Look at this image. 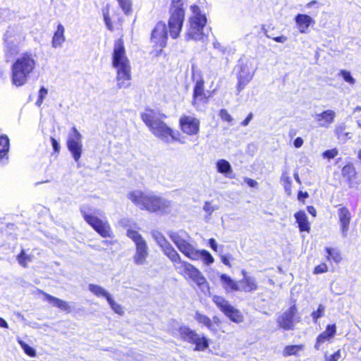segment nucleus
I'll return each mask as SVG.
<instances>
[{
    "label": "nucleus",
    "instance_id": "35",
    "mask_svg": "<svg viewBox=\"0 0 361 361\" xmlns=\"http://www.w3.org/2000/svg\"><path fill=\"white\" fill-rule=\"evenodd\" d=\"M194 319L199 324L207 327V329L209 331H210L212 332V331H214V329H212V319L207 315L202 314L200 312L197 311L195 313Z\"/></svg>",
    "mask_w": 361,
    "mask_h": 361
},
{
    "label": "nucleus",
    "instance_id": "17",
    "mask_svg": "<svg viewBox=\"0 0 361 361\" xmlns=\"http://www.w3.org/2000/svg\"><path fill=\"white\" fill-rule=\"evenodd\" d=\"M312 116L318 127L328 128L334 123L336 114L334 110L327 109L321 113H315Z\"/></svg>",
    "mask_w": 361,
    "mask_h": 361
},
{
    "label": "nucleus",
    "instance_id": "8",
    "mask_svg": "<svg viewBox=\"0 0 361 361\" xmlns=\"http://www.w3.org/2000/svg\"><path fill=\"white\" fill-rule=\"evenodd\" d=\"M80 212L87 224L102 237H111L112 231L109 221L106 219H99L96 215L97 214L96 209L92 208L90 205L84 204L80 207Z\"/></svg>",
    "mask_w": 361,
    "mask_h": 361
},
{
    "label": "nucleus",
    "instance_id": "21",
    "mask_svg": "<svg viewBox=\"0 0 361 361\" xmlns=\"http://www.w3.org/2000/svg\"><path fill=\"white\" fill-rule=\"evenodd\" d=\"M241 274L243 279L238 282V291L252 292L256 290L258 286L255 278L247 275L245 270H242Z\"/></svg>",
    "mask_w": 361,
    "mask_h": 361
},
{
    "label": "nucleus",
    "instance_id": "16",
    "mask_svg": "<svg viewBox=\"0 0 361 361\" xmlns=\"http://www.w3.org/2000/svg\"><path fill=\"white\" fill-rule=\"evenodd\" d=\"M181 130L189 135H195L200 131L199 119L192 116H182L179 119Z\"/></svg>",
    "mask_w": 361,
    "mask_h": 361
},
{
    "label": "nucleus",
    "instance_id": "28",
    "mask_svg": "<svg viewBox=\"0 0 361 361\" xmlns=\"http://www.w3.org/2000/svg\"><path fill=\"white\" fill-rule=\"evenodd\" d=\"M65 29L61 24H59L52 37L51 44L54 48L61 47L65 42Z\"/></svg>",
    "mask_w": 361,
    "mask_h": 361
},
{
    "label": "nucleus",
    "instance_id": "53",
    "mask_svg": "<svg viewBox=\"0 0 361 361\" xmlns=\"http://www.w3.org/2000/svg\"><path fill=\"white\" fill-rule=\"evenodd\" d=\"M328 270L327 265L326 264H321L314 268V274H322L326 272Z\"/></svg>",
    "mask_w": 361,
    "mask_h": 361
},
{
    "label": "nucleus",
    "instance_id": "37",
    "mask_svg": "<svg viewBox=\"0 0 361 361\" xmlns=\"http://www.w3.org/2000/svg\"><path fill=\"white\" fill-rule=\"evenodd\" d=\"M17 260L21 266H23V267H26L27 263L32 262V256L27 255L25 252L23 250H22L20 253L17 257Z\"/></svg>",
    "mask_w": 361,
    "mask_h": 361
},
{
    "label": "nucleus",
    "instance_id": "52",
    "mask_svg": "<svg viewBox=\"0 0 361 361\" xmlns=\"http://www.w3.org/2000/svg\"><path fill=\"white\" fill-rule=\"evenodd\" d=\"M212 329H214V331H212L213 333H217L218 328L220 326L221 320L219 317L214 316L213 317L212 319Z\"/></svg>",
    "mask_w": 361,
    "mask_h": 361
},
{
    "label": "nucleus",
    "instance_id": "22",
    "mask_svg": "<svg viewBox=\"0 0 361 361\" xmlns=\"http://www.w3.org/2000/svg\"><path fill=\"white\" fill-rule=\"evenodd\" d=\"M338 216L341 225V230L343 237H346L349 230V225L351 221V214L349 209L343 207L338 209Z\"/></svg>",
    "mask_w": 361,
    "mask_h": 361
},
{
    "label": "nucleus",
    "instance_id": "50",
    "mask_svg": "<svg viewBox=\"0 0 361 361\" xmlns=\"http://www.w3.org/2000/svg\"><path fill=\"white\" fill-rule=\"evenodd\" d=\"M338 150L336 149H328L323 153L324 158L329 159H334L338 155Z\"/></svg>",
    "mask_w": 361,
    "mask_h": 361
},
{
    "label": "nucleus",
    "instance_id": "30",
    "mask_svg": "<svg viewBox=\"0 0 361 361\" xmlns=\"http://www.w3.org/2000/svg\"><path fill=\"white\" fill-rule=\"evenodd\" d=\"M296 222L300 231H307L310 230V224L307 220V215L305 212L299 211L295 214Z\"/></svg>",
    "mask_w": 361,
    "mask_h": 361
},
{
    "label": "nucleus",
    "instance_id": "31",
    "mask_svg": "<svg viewBox=\"0 0 361 361\" xmlns=\"http://www.w3.org/2000/svg\"><path fill=\"white\" fill-rule=\"evenodd\" d=\"M273 24H264L263 30L267 37L273 39L276 42L284 43L287 41V37L284 35L278 36V32H274V27H271Z\"/></svg>",
    "mask_w": 361,
    "mask_h": 361
},
{
    "label": "nucleus",
    "instance_id": "34",
    "mask_svg": "<svg viewBox=\"0 0 361 361\" xmlns=\"http://www.w3.org/2000/svg\"><path fill=\"white\" fill-rule=\"evenodd\" d=\"M195 345V350L198 351H204L209 347V340L204 335L196 334L194 342L191 343Z\"/></svg>",
    "mask_w": 361,
    "mask_h": 361
},
{
    "label": "nucleus",
    "instance_id": "39",
    "mask_svg": "<svg viewBox=\"0 0 361 361\" xmlns=\"http://www.w3.org/2000/svg\"><path fill=\"white\" fill-rule=\"evenodd\" d=\"M119 6L126 15L132 13V0H117Z\"/></svg>",
    "mask_w": 361,
    "mask_h": 361
},
{
    "label": "nucleus",
    "instance_id": "40",
    "mask_svg": "<svg viewBox=\"0 0 361 361\" xmlns=\"http://www.w3.org/2000/svg\"><path fill=\"white\" fill-rule=\"evenodd\" d=\"M326 251L328 254V260L332 259L336 263H338L341 260V256L340 253L336 250L335 249L330 248V247H326Z\"/></svg>",
    "mask_w": 361,
    "mask_h": 361
},
{
    "label": "nucleus",
    "instance_id": "60",
    "mask_svg": "<svg viewBox=\"0 0 361 361\" xmlns=\"http://www.w3.org/2000/svg\"><path fill=\"white\" fill-rule=\"evenodd\" d=\"M209 245L214 251H217V243L214 238L209 240Z\"/></svg>",
    "mask_w": 361,
    "mask_h": 361
},
{
    "label": "nucleus",
    "instance_id": "54",
    "mask_svg": "<svg viewBox=\"0 0 361 361\" xmlns=\"http://www.w3.org/2000/svg\"><path fill=\"white\" fill-rule=\"evenodd\" d=\"M0 15L3 17L4 20H9L12 13L8 8H0Z\"/></svg>",
    "mask_w": 361,
    "mask_h": 361
},
{
    "label": "nucleus",
    "instance_id": "7",
    "mask_svg": "<svg viewBox=\"0 0 361 361\" xmlns=\"http://www.w3.org/2000/svg\"><path fill=\"white\" fill-rule=\"evenodd\" d=\"M25 39L21 27L12 25L8 27L4 35V52L6 61L13 59L20 51V45Z\"/></svg>",
    "mask_w": 361,
    "mask_h": 361
},
{
    "label": "nucleus",
    "instance_id": "47",
    "mask_svg": "<svg viewBox=\"0 0 361 361\" xmlns=\"http://www.w3.org/2000/svg\"><path fill=\"white\" fill-rule=\"evenodd\" d=\"M336 133L338 138L340 140H341L343 142H345L347 140L348 133L344 132V128H343L341 126L338 127L336 130Z\"/></svg>",
    "mask_w": 361,
    "mask_h": 361
},
{
    "label": "nucleus",
    "instance_id": "10",
    "mask_svg": "<svg viewBox=\"0 0 361 361\" xmlns=\"http://www.w3.org/2000/svg\"><path fill=\"white\" fill-rule=\"evenodd\" d=\"M256 67H255L252 61L247 59L239 60L235 67L238 84L237 90L240 92L245 86L252 80Z\"/></svg>",
    "mask_w": 361,
    "mask_h": 361
},
{
    "label": "nucleus",
    "instance_id": "62",
    "mask_svg": "<svg viewBox=\"0 0 361 361\" xmlns=\"http://www.w3.org/2000/svg\"><path fill=\"white\" fill-rule=\"evenodd\" d=\"M303 144V140L302 138L298 137H297L295 140H294V142H293V145L294 146L296 147V148H299Z\"/></svg>",
    "mask_w": 361,
    "mask_h": 361
},
{
    "label": "nucleus",
    "instance_id": "48",
    "mask_svg": "<svg viewBox=\"0 0 361 361\" xmlns=\"http://www.w3.org/2000/svg\"><path fill=\"white\" fill-rule=\"evenodd\" d=\"M309 25L310 24H295L294 27L295 35H297L298 32L300 33H306L309 31Z\"/></svg>",
    "mask_w": 361,
    "mask_h": 361
},
{
    "label": "nucleus",
    "instance_id": "25",
    "mask_svg": "<svg viewBox=\"0 0 361 361\" xmlns=\"http://www.w3.org/2000/svg\"><path fill=\"white\" fill-rule=\"evenodd\" d=\"M220 281L222 287L227 293L239 290V286L238 282L233 280L226 274H220Z\"/></svg>",
    "mask_w": 361,
    "mask_h": 361
},
{
    "label": "nucleus",
    "instance_id": "43",
    "mask_svg": "<svg viewBox=\"0 0 361 361\" xmlns=\"http://www.w3.org/2000/svg\"><path fill=\"white\" fill-rule=\"evenodd\" d=\"M107 302L114 312L118 314H122L123 313L121 306L117 302H116L111 296L110 298H109Z\"/></svg>",
    "mask_w": 361,
    "mask_h": 361
},
{
    "label": "nucleus",
    "instance_id": "6",
    "mask_svg": "<svg viewBox=\"0 0 361 361\" xmlns=\"http://www.w3.org/2000/svg\"><path fill=\"white\" fill-rule=\"evenodd\" d=\"M183 24H157L152 30L151 40L154 44L155 49L151 52L154 56H158L166 47L168 33L173 39L176 38Z\"/></svg>",
    "mask_w": 361,
    "mask_h": 361
},
{
    "label": "nucleus",
    "instance_id": "33",
    "mask_svg": "<svg viewBox=\"0 0 361 361\" xmlns=\"http://www.w3.org/2000/svg\"><path fill=\"white\" fill-rule=\"evenodd\" d=\"M88 289L95 296L98 298H104L106 300V301L111 296V295L107 290L99 285L90 283L88 286Z\"/></svg>",
    "mask_w": 361,
    "mask_h": 361
},
{
    "label": "nucleus",
    "instance_id": "19",
    "mask_svg": "<svg viewBox=\"0 0 361 361\" xmlns=\"http://www.w3.org/2000/svg\"><path fill=\"white\" fill-rule=\"evenodd\" d=\"M206 24H190L187 32V38L194 40H203L209 32Z\"/></svg>",
    "mask_w": 361,
    "mask_h": 361
},
{
    "label": "nucleus",
    "instance_id": "5",
    "mask_svg": "<svg viewBox=\"0 0 361 361\" xmlns=\"http://www.w3.org/2000/svg\"><path fill=\"white\" fill-rule=\"evenodd\" d=\"M37 61L35 56L25 53L18 57L11 66V83L16 87L25 85L35 69Z\"/></svg>",
    "mask_w": 361,
    "mask_h": 361
},
{
    "label": "nucleus",
    "instance_id": "20",
    "mask_svg": "<svg viewBox=\"0 0 361 361\" xmlns=\"http://www.w3.org/2000/svg\"><path fill=\"white\" fill-rule=\"evenodd\" d=\"M336 326L334 324L327 325L325 331L319 334L317 337L314 348L319 350H320L322 345L324 343L331 342V340L336 334Z\"/></svg>",
    "mask_w": 361,
    "mask_h": 361
},
{
    "label": "nucleus",
    "instance_id": "49",
    "mask_svg": "<svg viewBox=\"0 0 361 361\" xmlns=\"http://www.w3.org/2000/svg\"><path fill=\"white\" fill-rule=\"evenodd\" d=\"M312 19L307 15L298 14L295 17V23H312Z\"/></svg>",
    "mask_w": 361,
    "mask_h": 361
},
{
    "label": "nucleus",
    "instance_id": "63",
    "mask_svg": "<svg viewBox=\"0 0 361 361\" xmlns=\"http://www.w3.org/2000/svg\"><path fill=\"white\" fill-rule=\"evenodd\" d=\"M252 114L250 113L248 114L247 118L241 123V125L243 126H247L249 124V123L250 122V121L252 120Z\"/></svg>",
    "mask_w": 361,
    "mask_h": 361
},
{
    "label": "nucleus",
    "instance_id": "46",
    "mask_svg": "<svg viewBox=\"0 0 361 361\" xmlns=\"http://www.w3.org/2000/svg\"><path fill=\"white\" fill-rule=\"evenodd\" d=\"M340 75L343 77V80L350 83V85H354L355 82V80L353 78L350 73L349 71L342 70L340 72Z\"/></svg>",
    "mask_w": 361,
    "mask_h": 361
},
{
    "label": "nucleus",
    "instance_id": "29",
    "mask_svg": "<svg viewBox=\"0 0 361 361\" xmlns=\"http://www.w3.org/2000/svg\"><path fill=\"white\" fill-rule=\"evenodd\" d=\"M171 16L168 23H183L185 11L181 6H171Z\"/></svg>",
    "mask_w": 361,
    "mask_h": 361
},
{
    "label": "nucleus",
    "instance_id": "64",
    "mask_svg": "<svg viewBox=\"0 0 361 361\" xmlns=\"http://www.w3.org/2000/svg\"><path fill=\"white\" fill-rule=\"evenodd\" d=\"M0 327L5 328V329H8V324L6 322V321L5 319H4L3 318H1V317H0Z\"/></svg>",
    "mask_w": 361,
    "mask_h": 361
},
{
    "label": "nucleus",
    "instance_id": "42",
    "mask_svg": "<svg viewBox=\"0 0 361 361\" xmlns=\"http://www.w3.org/2000/svg\"><path fill=\"white\" fill-rule=\"evenodd\" d=\"M325 312V307L320 304L318 306V308L316 311H314L311 314V317L312 318V320L314 323L317 322V320L324 316Z\"/></svg>",
    "mask_w": 361,
    "mask_h": 361
},
{
    "label": "nucleus",
    "instance_id": "26",
    "mask_svg": "<svg viewBox=\"0 0 361 361\" xmlns=\"http://www.w3.org/2000/svg\"><path fill=\"white\" fill-rule=\"evenodd\" d=\"M44 295V298L47 301H48L52 306L58 307L61 310L70 312L71 307L68 303L61 299L54 297L48 293H42Z\"/></svg>",
    "mask_w": 361,
    "mask_h": 361
},
{
    "label": "nucleus",
    "instance_id": "14",
    "mask_svg": "<svg viewBox=\"0 0 361 361\" xmlns=\"http://www.w3.org/2000/svg\"><path fill=\"white\" fill-rule=\"evenodd\" d=\"M212 301L232 322L240 323L243 321V316L240 312L233 307L224 298L219 295H214Z\"/></svg>",
    "mask_w": 361,
    "mask_h": 361
},
{
    "label": "nucleus",
    "instance_id": "61",
    "mask_svg": "<svg viewBox=\"0 0 361 361\" xmlns=\"http://www.w3.org/2000/svg\"><path fill=\"white\" fill-rule=\"evenodd\" d=\"M185 0H172L171 6H181L183 7Z\"/></svg>",
    "mask_w": 361,
    "mask_h": 361
},
{
    "label": "nucleus",
    "instance_id": "9",
    "mask_svg": "<svg viewBox=\"0 0 361 361\" xmlns=\"http://www.w3.org/2000/svg\"><path fill=\"white\" fill-rule=\"evenodd\" d=\"M169 238L176 245L178 250L191 260H197L199 252L196 247L191 243L192 238L184 231L170 232Z\"/></svg>",
    "mask_w": 361,
    "mask_h": 361
},
{
    "label": "nucleus",
    "instance_id": "41",
    "mask_svg": "<svg viewBox=\"0 0 361 361\" xmlns=\"http://www.w3.org/2000/svg\"><path fill=\"white\" fill-rule=\"evenodd\" d=\"M18 342L19 345H20V347L24 350L25 354H27V355H29L30 357H34L36 356V351L33 348L30 347V345H28L27 343H25L24 341H23L21 340H18Z\"/></svg>",
    "mask_w": 361,
    "mask_h": 361
},
{
    "label": "nucleus",
    "instance_id": "24",
    "mask_svg": "<svg viewBox=\"0 0 361 361\" xmlns=\"http://www.w3.org/2000/svg\"><path fill=\"white\" fill-rule=\"evenodd\" d=\"M9 139L6 135L0 136V166L4 167L9 162Z\"/></svg>",
    "mask_w": 361,
    "mask_h": 361
},
{
    "label": "nucleus",
    "instance_id": "38",
    "mask_svg": "<svg viewBox=\"0 0 361 361\" xmlns=\"http://www.w3.org/2000/svg\"><path fill=\"white\" fill-rule=\"evenodd\" d=\"M197 252H199L198 259L200 258H202L204 263L206 264L207 265H209L214 262V258L208 251L205 250H197Z\"/></svg>",
    "mask_w": 361,
    "mask_h": 361
},
{
    "label": "nucleus",
    "instance_id": "57",
    "mask_svg": "<svg viewBox=\"0 0 361 361\" xmlns=\"http://www.w3.org/2000/svg\"><path fill=\"white\" fill-rule=\"evenodd\" d=\"M220 257H221V260L224 264L231 267V264H230L231 256L230 255H221Z\"/></svg>",
    "mask_w": 361,
    "mask_h": 361
},
{
    "label": "nucleus",
    "instance_id": "36",
    "mask_svg": "<svg viewBox=\"0 0 361 361\" xmlns=\"http://www.w3.org/2000/svg\"><path fill=\"white\" fill-rule=\"evenodd\" d=\"M304 350V345H287L283 351V355L286 357L290 355H297L298 353Z\"/></svg>",
    "mask_w": 361,
    "mask_h": 361
},
{
    "label": "nucleus",
    "instance_id": "45",
    "mask_svg": "<svg viewBox=\"0 0 361 361\" xmlns=\"http://www.w3.org/2000/svg\"><path fill=\"white\" fill-rule=\"evenodd\" d=\"M281 180L284 183V188L286 192L290 195L291 191V180L289 176H288L287 173H283L281 178Z\"/></svg>",
    "mask_w": 361,
    "mask_h": 361
},
{
    "label": "nucleus",
    "instance_id": "55",
    "mask_svg": "<svg viewBox=\"0 0 361 361\" xmlns=\"http://www.w3.org/2000/svg\"><path fill=\"white\" fill-rule=\"evenodd\" d=\"M341 357V350H338L334 354L326 356V361H337Z\"/></svg>",
    "mask_w": 361,
    "mask_h": 361
},
{
    "label": "nucleus",
    "instance_id": "11",
    "mask_svg": "<svg viewBox=\"0 0 361 361\" xmlns=\"http://www.w3.org/2000/svg\"><path fill=\"white\" fill-rule=\"evenodd\" d=\"M127 236L135 244V253L133 256L135 264L137 265L145 264L148 256V247L146 241L137 231L133 229L127 231Z\"/></svg>",
    "mask_w": 361,
    "mask_h": 361
},
{
    "label": "nucleus",
    "instance_id": "12",
    "mask_svg": "<svg viewBox=\"0 0 361 361\" xmlns=\"http://www.w3.org/2000/svg\"><path fill=\"white\" fill-rule=\"evenodd\" d=\"M301 321L295 305H291L283 312L277 318L278 326L285 331L292 330Z\"/></svg>",
    "mask_w": 361,
    "mask_h": 361
},
{
    "label": "nucleus",
    "instance_id": "23",
    "mask_svg": "<svg viewBox=\"0 0 361 361\" xmlns=\"http://www.w3.org/2000/svg\"><path fill=\"white\" fill-rule=\"evenodd\" d=\"M197 331L185 325H180L177 329L173 331L174 336H179L183 341L191 343L194 342Z\"/></svg>",
    "mask_w": 361,
    "mask_h": 361
},
{
    "label": "nucleus",
    "instance_id": "15",
    "mask_svg": "<svg viewBox=\"0 0 361 361\" xmlns=\"http://www.w3.org/2000/svg\"><path fill=\"white\" fill-rule=\"evenodd\" d=\"M341 176L350 188H357L361 184V178L352 163H349L342 168Z\"/></svg>",
    "mask_w": 361,
    "mask_h": 361
},
{
    "label": "nucleus",
    "instance_id": "58",
    "mask_svg": "<svg viewBox=\"0 0 361 361\" xmlns=\"http://www.w3.org/2000/svg\"><path fill=\"white\" fill-rule=\"evenodd\" d=\"M47 93H48L47 89H46L44 87H42L39 89L38 97H40L41 99H44L46 97Z\"/></svg>",
    "mask_w": 361,
    "mask_h": 361
},
{
    "label": "nucleus",
    "instance_id": "1",
    "mask_svg": "<svg viewBox=\"0 0 361 361\" xmlns=\"http://www.w3.org/2000/svg\"><path fill=\"white\" fill-rule=\"evenodd\" d=\"M152 235L179 274L183 276L186 279H190L203 293L209 292V283L201 271L192 264L183 260L178 252L161 233L154 231L152 232Z\"/></svg>",
    "mask_w": 361,
    "mask_h": 361
},
{
    "label": "nucleus",
    "instance_id": "27",
    "mask_svg": "<svg viewBox=\"0 0 361 361\" xmlns=\"http://www.w3.org/2000/svg\"><path fill=\"white\" fill-rule=\"evenodd\" d=\"M216 166L217 171L219 173H221L224 175L225 177L229 178H233V176H232L233 170L231 165L227 160L223 159H219V161H217Z\"/></svg>",
    "mask_w": 361,
    "mask_h": 361
},
{
    "label": "nucleus",
    "instance_id": "4",
    "mask_svg": "<svg viewBox=\"0 0 361 361\" xmlns=\"http://www.w3.org/2000/svg\"><path fill=\"white\" fill-rule=\"evenodd\" d=\"M127 197L140 209L150 212L167 213L171 207L170 201L151 192L132 190L127 194Z\"/></svg>",
    "mask_w": 361,
    "mask_h": 361
},
{
    "label": "nucleus",
    "instance_id": "44",
    "mask_svg": "<svg viewBox=\"0 0 361 361\" xmlns=\"http://www.w3.org/2000/svg\"><path fill=\"white\" fill-rule=\"evenodd\" d=\"M219 115L224 121L228 122L230 125H232L233 118L226 109H221Z\"/></svg>",
    "mask_w": 361,
    "mask_h": 361
},
{
    "label": "nucleus",
    "instance_id": "32",
    "mask_svg": "<svg viewBox=\"0 0 361 361\" xmlns=\"http://www.w3.org/2000/svg\"><path fill=\"white\" fill-rule=\"evenodd\" d=\"M192 14L190 17L189 23H207V18L204 13H202L200 8L195 5L192 6Z\"/></svg>",
    "mask_w": 361,
    "mask_h": 361
},
{
    "label": "nucleus",
    "instance_id": "18",
    "mask_svg": "<svg viewBox=\"0 0 361 361\" xmlns=\"http://www.w3.org/2000/svg\"><path fill=\"white\" fill-rule=\"evenodd\" d=\"M192 97V105L197 109H200L201 105H204L207 103L208 99L204 90V80L202 78L195 82Z\"/></svg>",
    "mask_w": 361,
    "mask_h": 361
},
{
    "label": "nucleus",
    "instance_id": "59",
    "mask_svg": "<svg viewBox=\"0 0 361 361\" xmlns=\"http://www.w3.org/2000/svg\"><path fill=\"white\" fill-rule=\"evenodd\" d=\"M51 142L54 151L59 152L60 149L59 143L54 137H51Z\"/></svg>",
    "mask_w": 361,
    "mask_h": 361
},
{
    "label": "nucleus",
    "instance_id": "51",
    "mask_svg": "<svg viewBox=\"0 0 361 361\" xmlns=\"http://www.w3.org/2000/svg\"><path fill=\"white\" fill-rule=\"evenodd\" d=\"M203 209L205 212H207L208 214L211 215L212 212H214L215 210L218 209L217 206H214L211 204L209 202H205L203 207Z\"/></svg>",
    "mask_w": 361,
    "mask_h": 361
},
{
    "label": "nucleus",
    "instance_id": "2",
    "mask_svg": "<svg viewBox=\"0 0 361 361\" xmlns=\"http://www.w3.org/2000/svg\"><path fill=\"white\" fill-rule=\"evenodd\" d=\"M111 66L116 70L117 87L128 88L131 80V66L122 38L114 41L111 54Z\"/></svg>",
    "mask_w": 361,
    "mask_h": 361
},
{
    "label": "nucleus",
    "instance_id": "3",
    "mask_svg": "<svg viewBox=\"0 0 361 361\" xmlns=\"http://www.w3.org/2000/svg\"><path fill=\"white\" fill-rule=\"evenodd\" d=\"M166 116L157 110L146 109L141 114V119L150 132L166 143L177 140L176 133L164 121Z\"/></svg>",
    "mask_w": 361,
    "mask_h": 361
},
{
    "label": "nucleus",
    "instance_id": "13",
    "mask_svg": "<svg viewBox=\"0 0 361 361\" xmlns=\"http://www.w3.org/2000/svg\"><path fill=\"white\" fill-rule=\"evenodd\" d=\"M82 135L75 127H73L68 134L66 145L76 162L79 161L82 153Z\"/></svg>",
    "mask_w": 361,
    "mask_h": 361
},
{
    "label": "nucleus",
    "instance_id": "56",
    "mask_svg": "<svg viewBox=\"0 0 361 361\" xmlns=\"http://www.w3.org/2000/svg\"><path fill=\"white\" fill-rule=\"evenodd\" d=\"M244 181L251 188H255L257 186L258 183L256 180L250 178H244Z\"/></svg>",
    "mask_w": 361,
    "mask_h": 361
}]
</instances>
